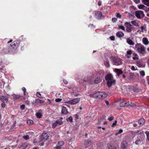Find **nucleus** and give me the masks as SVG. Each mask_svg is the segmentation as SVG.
<instances>
[{
	"label": "nucleus",
	"instance_id": "f257e3e1",
	"mask_svg": "<svg viewBox=\"0 0 149 149\" xmlns=\"http://www.w3.org/2000/svg\"><path fill=\"white\" fill-rule=\"evenodd\" d=\"M136 51L139 53L141 56H144L146 54L145 47L141 44L137 43L135 47Z\"/></svg>",
	"mask_w": 149,
	"mask_h": 149
},
{
	"label": "nucleus",
	"instance_id": "f03ea898",
	"mask_svg": "<svg viewBox=\"0 0 149 149\" xmlns=\"http://www.w3.org/2000/svg\"><path fill=\"white\" fill-rule=\"evenodd\" d=\"M108 94L103 92H97L94 93L92 95L93 97L96 98L100 99L106 97Z\"/></svg>",
	"mask_w": 149,
	"mask_h": 149
},
{
	"label": "nucleus",
	"instance_id": "7ed1b4c3",
	"mask_svg": "<svg viewBox=\"0 0 149 149\" xmlns=\"http://www.w3.org/2000/svg\"><path fill=\"white\" fill-rule=\"evenodd\" d=\"M105 79L107 81V84L109 87H111L112 84L115 83L116 80L113 79V76L111 74L107 75L105 77Z\"/></svg>",
	"mask_w": 149,
	"mask_h": 149
},
{
	"label": "nucleus",
	"instance_id": "20e7f679",
	"mask_svg": "<svg viewBox=\"0 0 149 149\" xmlns=\"http://www.w3.org/2000/svg\"><path fill=\"white\" fill-rule=\"evenodd\" d=\"M111 60L113 63L116 65H119L122 63V60L120 58L116 57H112Z\"/></svg>",
	"mask_w": 149,
	"mask_h": 149
},
{
	"label": "nucleus",
	"instance_id": "39448f33",
	"mask_svg": "<svg viewBox=\"0 0 149 149\" xmlns=\"http://www.w3.org/2000/svg\"><path fill=\"white\" fill-rule=\"evenodd\" d=\"M135 104L132 102H122L120 104V107H127L129 106H134Z\"/></svg>",
	"mask_w": 149,
	"mask_h": 149
},
{
	"label": "nucleus",
	"instance_id": "423d86ee",
	"mask_svg": "<svg viewBox=\"0 0 149 149\" xmlns=\"http://www.w3.org/2000/svg\"><path fill=\"white\" fill-rule=\"evenodd\" d=\"M136 16L139 19L143 18L145 16V15L143 11L141 10H138L135 13Z\"/></svg>",
	"mask_w": 149,
	"mask_h": 149
},
{
	"label": "nucleus",
	"instance_id": "0eeeda50",
	"mask_svg": "<svg viewBox=\"0 0 149 149\" xmlns=\"http://www.w3.org/2000/svg\"><path fill=\"white\" fill-rule=\"evenodd\" d=\"M125 24L126 27V30L128 32H130L132 31L133 29L132 25L130 22H125Z\"/></svg>",
	"mask_w": 149,
	"mask_h": 149
},
{
	"label": "nucleus",
	"instance_id": "6e6552de",
	"mask_svg": "<svg viewBox=\"0 0 149 149\" xmlns=\"http://www.w3.org/2000/svg\"><path fill=\"white\" fill-rule=\"evenodd\" d=\"M80 100V99L79 98H76L68 101V102L69 104L72 105H74L78 103Z\"/></svg>",
	"mask_w": 149,
	"mask_h": 149
},
{
	"label": "nucleus",
	"instance_id": "1a4fd4ad",
	"mask_svg": "<svg viewBox=\"0 0 149 149\" xmlns=\"http://www.w3.org/2000/svg\"><path fill=\"white\" fill-rule=\"evenodd\" d=\"M19 45V41L18 40L15 41L12 43L11 47L13 49H15Z\"/></svg>",
	"mask_w": 149,
	"mask_h": 149
},
{
	"label": "nucleus",
	"instance_id": "9d476101",
	"mask_svg": "<svg viewBox=\"0 0 149 149\" xmlns=\"http://www.w3.org/2000/svg\"><path fill=\"white\" fill-rule=\"evenodd\" d=\"M131 23L133 25L136 26H139L140 25V21L137 20L132 21L131 22Z\"/></svg>",
	"mask_w": 149,
	"mask_h": 149
},
{
	"label": "nucleus",
	"instance_id": "9b49d317",
	"mask_svg": "<svg viewBox=\"0 0 149 149\" xmlns=\"http://www.w3.org/2000/svg\"><path fill=\"white\" fill-rule=\"evenodd\" d=\"M102 16V15L101 12L98 11L95 13V17L97 19H100L101 18Z\"/></svg>",
	"mask_w": 149,
	"mask_h": 149
},
{
	"label": "nucleus",
	"instance_id": "f8f14e48",
	"mask_svg": "<svg viewBox=\"0 0 149 149\" xmlns=\"http://www.w3.org/2000/svg\"><path fill=\"white\" fill-rule=\"evenodd\" d=\"M49 136L47 133L43 132L42 134L41 139L42 140H47Z\"/></svg>",
	"mask_w": 149,
	"mask_h": 149
},
{
	"label": "nucleus",
	"instance_id": "ddd939ff",
	"mask_svg": "<svg viewBox=\"0 0 149 149\" xmlns=\"http://www.w3.org/2000/svg\"><path fill=\"white\" fill-rule=\"evenodd\" d=\"M113 71L116 73L118 76H119L120 74L123 73V71L119 69L115 68Z\"/></svg>",
	"mask_w": 149,
	"mask_h": 149
},
{
	"label": "nucleus",
	"instance_id": "4468645a",
	"mask_svg": "<svg viewBox=\"0 0 149 149\" xmlns=\"http://www.w3.org/2000/svg\"><path fill=\"white\" fill-rule=\"evenodd\" d=\"M64 144V142L63 141H60L58 142L57 145L56 146V149H60L62 146Z\"/></svg>",
	"mask_w": 149,
	"mask_h": 149
},
{
	"label": "nucleus",
	"instance_id": "2eb2a0df",
	"mask_svg": "<svg viewBox=\"0 0 149 149\" xmlns=\"http://www.w3.org/2000/svg\"><path fill=\"white\" fill-rule=\"evenodd\" d=\"M0 100L3 102H6L8 101V98L6 96L2 95L0 97Z\"/></svg>",
	"mask_w": 149,
	"mask_h": 149
},
{
	"label": "nucleus",
	"instance_id": "dca6fc26",
	"mask_svg": "<svg viewBox=\"0 0 149 149\" xmlns=\"http://www.w3.org/2000/svg\"><path fill=\"white\" fill-rule=\"evenodd\" d=\"M143 44L145 45H147L149 43L148 38L146 37H144L143 38L142 40Z\"/></svg>",
	"mask_w": 149,
	"mask_h": 149
},
{
	"label": "nucleus",
	"instance_id": "f3484780",
	"mask_svg": "<svg viewBox=\"0 0 149 149\" xmlns=\"http://www.w3.org/2000/svg\"><path fill=\"white\" fill-rule=\"evenodd\" d=\"M116 35L117 37L120 38L124 36V33L121 31H119L116 33Z\"/></svg>",
	"mask_w": 149,
	"mask_h": 149
},
{
	"label": "nucleus",
	"instance_id": "a211bd4d",
	"mask_svg": "<svg viewBox=\"0 0 149 149\" xmlns=\"http://www.w3.org/2000/svg\"><path fill=\"white\" fill-rule=\"evenodd\" d=\"M102 77L101 75V77L100 76L97 77L95 79L94 81L96 83H98L100 82L101 81Z\"/></svg>",
	"mask_w": 149,
	"mask_h": 149
},
{
	"label": "nucleus",
	"instance_id": "6ab92c4d",
	"mask_svg": "<svg viewBox=\"0 0 149 149\" xmlns=\"http://www.w3.org/2000/svg\"><path fill=\"white\" fill-rule=\"evenodd\" d=\"M127 142L126 141H123L121 145V148H127Z\"/></svg>",
	"mask_w": 149,
	"mask_h": 149
},
{
	"label": "nucleus",
	"instance_id": "aec40b11",
	"mask_svg": "<svg viewBox=\"0 0 149 149\" xmlns=\"http://www.w3.org/2000/svg\"><path fill=\"white\" fill-rule=\"evenodd\" d=\"M126 42L127 43L130 45H134V42L129 38H127Z\"/></svg>",
	"mask_w": 149,
	"mask_h": 149
},
{
	"label": "nucleus",
	"instance_id": "412c9836",
	"mask_svg": "<svg viewBox=\"0 0 149 149\" xmlns=\"http://www.w3.org/2000/svg\"><path fill=\"white\" fill-rule=\"evenodd\" d=\"M61 113L63 114H67L68 113L67 108L65 107H63L61 110Z\"/></svg>",
	"mask_w": 149,
	"mask_h": 149
},
{
	"label": "nucleus",
	"instance_id": "4be33fe9",
	"mask_svg": "<svg viewBox=\"0 0 149 149\" xmlns=\"http://www.w3.org/2000/svg\"><path fill=\"white\" fill-rule=\"evenodd\" d=\"M144 119L143 118H141L138 121V123H139V125L140 126H142L144 124Z\"/></svg>",
	"mask_w": 149,
	"mask_h": 149
},
{
	"label": "nucleus",
	"instance_id": "5701e85b",
	"mask_svg": "<svg viewBox=\"0 0 149 149\" xmlns=\"http://www.w3.org/2000/svg\"><path fill=\"white\" fill-rule=\"evenodd\" d=\"M140 28L141 29V32H142L146 31H147L146 27V25L141 26Z\"/></svg>",
	"mask_w": 149,
	"mask_h": 149
},
{
	"label": "nucleus",
	"instance_id": "b1692460",
	"mask_svg": "<svg viewBox=\"0 0 149 149\" xmlns=\"http://www.w3.org/2000/svg\"><path fill=\"white\" fill-rule=\"evenodd\" d=\"M44 102V101L42 100H40L38 99H36L35 100V103L37 104L43 103Z\"/></svg>",
	"mask_w": 149,
	"mask_h": 149
},
{
	"label": "nucleus",
	"instance_id": "393cba45",
	"mask_svg": "<svg viewBox=\"0 0 149 149\" xmlns=\"http://www.w3.org/2000/svg\"><path fill=\"white\" fill-rule=\"evenodd\" d=\"M142 1L144 4L149 7V0H142Z\"/></svg>",
	"mask_w": 149,
	"mask_h": 149
},
{
	"label": "nucleus",
	"instance_id": "a878e982",
	"mask_svg": "<svg viewBox=\"0 0 149 149\" xmlns=\"http://www.w3.org/2000/svg\"><path fill=\"white\" fill-rule=\"evenodd\" d=\"M91 80L90 77L89 76H87L84 78L83 80L85 81L90 83Z\"/></svg>",
	"mask_w": 149,
	"mask_h": 149
},
{
	"label": "nucleus",
	"instance_id": "bb28decb",
	"mask_svg": "<svg viewBox=\"0 0 149 149\" xmlns=\"http://www.w3.org/2000/svg\"><path fill=\"white\" fill-rule=\"evenodd\" d=\"M105 66L107 68H109L110 67V65L109 61L107 59H106L104 63Z\"/></svg>",
	"mask_w": 149,
	"mask_h": 149
},
{
	"label": "nucleus",
	"instance_id": "cd10ccee",
	"mask_svg": "<svg viewBox=\"0 0 149 149\" xmlns=\"http://www.w3.org/2000/svg\"><path fill=\"white\" fill-rule=\"evenodd\" d=\"M60 119H59V120H58L56 121L57 123V124L58 125H61V124H62L63 123V121H62L61 120V119H63V118L62 117H61L60 118Z\"/></svg>",
	"mask_w": 149,
	"mask_h": 149
},
{
	"label": "nucleus",
	"instance_id": "c85d7f7f",
	"mask_svg": "<svg viewBox=\"0 0 149 149\" xmlns=\"http://www.w3.org/2000/svg\"><path fill=\"white\" fill-rule=\"evenodd\" d=\"M141 138H139V139L137 140L135 142V143L136 145H139L141 143L142 140H141Z\"/></svg>",
	"mask_w": 149,
	"mask_h": 149
},
{
	"label": "nucleus",
	"instance_id": "c756f323",
	"mask_svg": "<svg viewBox=\"0 0 149 149\" xmlns=\"http://www.w3.org/2000/svg\"><path fill=\"white\" fill-rule=\"evenodd\" d=\"M138 135H139V138H141V137H143L144 136V134L143 132H140L139 131H138Z\"/></svg>",
	"mask_w": 149,
	"mask_h": 149
},
{
	"label": "nucleus",
	"instance_id": "7c9ffc66",
	"mask_svg": "<svg viewBox=\"0 0 149 149\" xmlns=\"http://www.w3.org/2000/svg\"><path fill=\"white\" fill-rule=\"evenodd\" d=\"M132 51L131 50H130L127 52V54L128 55H130L127 56V58H129L130 57V55H131L132 54Z\"/></svg>",
	"mask_w": 149,
	"mask_h": 149
},
{
	"label": "nucleus",
	"instance_id": "2f4dec72",
	"mask_svg": "<svg viewBox=\"0 0 149 149\" xmlns=\"http://www.w3.org/2000/svg\"><path fill=\"white\" fill-rule=\"evenodd\" d=\"M138 7L139 9H143L146 8V6L140 4L138 5Z\"/></svg>",
	"mask_w": 149,
	"mask_h": 149
},
{
	"label": "nucleus",
	"instance_id": "473e14b6",
	"mask_svg": "<svg viewBox=\"0 0 149 149\" xmlns=\"http://www.w3.org/2000/svg\"><path fill=\"white\" fill-rule=\"evenodd\" d=\"M108 149H116V147L114 146H112L110 145H108L107 146Z\"/></svg>",
	"mask_w": 149,
	"mask_h": 149
},
{
	"label": "nucleus",
	"instance_id": "72a5a7b5",
	"mask_svg": "<svg viewBox=\"0 0 149 149\" xmlns=\"http://www.w3.org/2000/svg\"><path fill=\"white\" fill-rule=\"evenodd\" d=\"M13 97H14V99H19L20 98V96L19 95H17L16 94H14L13 95Z\"/></svg>",
	"mask_w": 149,
	"mask_h": 149
},
{
	"label": "nucleus",
	"instance_id": "f704fd0d",
	"mask_svg": "<svg viewBox=\"0 0 149 149\" xmlns=\"http://www.w3.org/2000/svg\"><path fill=\"white\" fill-rule=\"evenodd\" d=\"M27 123L29 125H31L33 124V121L31 119L28 120L27 121Z\"/></svg>",
	"mask_w": 149,
	"mask_h": 149
},
{
	"label": "nucleus",
	"instance_id": "c9c22d12",
	"mask_svg": "<svg viewBox=\"0 0 149 149\" xmlns=\"http://www.w3.org/2000/svg\"><path fill=\"white\" fill-rule=\"evenodd\" d=\"M22 146L23 149H25L27 147V145L26 143H24L22 144Z\"/></svg>",
	"mask_w": 149,
	"mask_h": 149
},
{
	"label": "nucleus",
	"instance_id": "e433bc0d",
	"mask_svg": "<svg viewBox=\"0 0 149 149\" xmlns=\"http://www.w3.org/2000/svg\"><path fill=\"white\" fill-rule=\"evenodd\" d=\"M36 115L37 118H40L42 117V114L39 113H36Z\"/></svg>",
	"mask_w": 149,
	"mask_h": 149
},
{
	"label": "nucleus",
	"instance_id": "4c0bfd02",
	"mask_svg": "<svg viewBox=\"0 0 149 149\" xmlns=\"http://www.w3.org/2000/svg\"><path fill=\"white\" fill-rule=\"evenodd\" d=\"M57 123L56 122V121L53 123L52 125V127L53 128H54L57 126Z\"/></svg>",
	"mask_w": 149,
	"mask_h": 149
},
{
	"label": "nucleus",
	"instance_id": "58836bf2",
	"mask_svg": "<svg viewBox=\"0 0 149 149\" xmlns=\"http://www.w3.org/2000/svg\"><path fill=\"white\" fill-rule=\"evenodd\" d=\"M67 120L68 121H69L71 122L72 121V117L70 116L67 119Z\"/></svg>",
	"mask_w": 149,
	"mask_h": 149
},
{
	"label": "nucleus",
	"instance_id": "ea45409f",
	"mask_svg": "<svg viewBox=\"0 0 149 149\" xmlns=\"http://www.w3.org/2000/svg\"><path fill=\"white\" fill-rule=\"evenodd\" d=\"M118 28L119 29H121L123 30L124 31H125V27L122 25L119 26Z\"/></svg>",
	"mask_w": 149,
	"mask_h": 149
},
{
	"label": "nucleus",
	"instance_id": "a19ab883",
	"mask_svg": "<svg viewBox=\"0 0 149 149\" xmlns=\"http://www.w3.org/2000/svg\"><path fill=\"white\" fill-rule=\"evenodd\" d=\"M36 95L38 97H39L40 98H42L44 97L41 96V94H40L38 92H37L36 93Z\"/></svg>",
	"mask_w": 149,
	"mask_h": 149
},
{
	"label": "nucleus",
	"instance_id": "79ce46f5",
	"mask_svg": "<svg viewBox=\"0 0 149 149\" xmlns=\"http://www.w3.org/2000/svg\"><path fill=\"white\" fill-rule=\"evenodd\" d=\"M121 15L119 13H117L116 14V17L117 18H121Z\"/></svg>",
	"mask_w": 149,
	"mask_h": 149
},
{
	"label": "nucleus",
	"instance_id": "37998d69",
	"mask_svg": "<svg viewBox=\"0 0 149 149\" xmlns=\"http://www.w3.org/2000/svg\"><path fill=\"white\" fill-rule=\"evenodd\" d=\"M145 134H146L147 138L149 141V132L147 131L145 132Z\"/></svg>",
	"mask_w": 149,
	"mask_h": 149
},
{
	"label": "nucleus",
	"instance_id": "c03bdc74",
	"mask_svg": "<svg viewBox=\"0 0 149 149\" xmlns=\"http://www.w3.org/2000/svg\"><path fill=\"white\" fill-rule=\"evenodd\" d=\"M137 67L136 66L134 67V66H132L131 68V69L134 71L137 70Z\"/></svg>",
	"mask_w": 149,
	"mask_h": 149
},
{
	"label": "nucleus",
	"instance_id": "a18cd8bd",
	"mask_svg": "<svg viewBox=\"0 0 149 149\" xmlns=\"http://www.w3.org/2000/svg\"><path fill=\"white\" fill-rule=\"evenodd\" d=\"M140 75L142 76H143L145 75V73L144 71H141L140 72Z\"/></svg>",
	"mask_w": 149,
	"mask_h": 149
},
{
	"label": "nucleus",
	"instance_id": "49530a36",
	"mask_svg": "<svg viewBox=\"0 0 149 149\" xmlns=\"http://www.w3.org/2000/svg\"><path fill=\"white\" fill-rule=\"evenodd\" d=\"M25 108V106L24 104H22L20 106V108L22 110H23Z\"/></svg>",
	"mask_w": 149,
	"mask_h": 149
},
{
	"label": "nucleus",
	"instance_id": "de8ad7c7",
	"mask_svg": "<svg viewBox=\"0 0 149 149\" xmlns=\"http://www.w3.org/2000/svg\"><path fill=\"white\" fill-rule=\"evenodd\" d=\"M62 100V99L60 98H56L55 100V101L56 102H58L61 101Z\"/></svg>",
	"mask_w": 149,
	"mask_h": 149
},
{
	"label": "nucleus",
	"instance_id": "09e8293b",
	"mask_svg": "<svg viewBox=\"0 0 149 149\" xmlns=\"http://www.w3.org/2000/svg\"><path fill=\"white\" fill-rule=\"evenodd\" d=\"M123 132V130L122 129H120L119 130L118 132L116 134V135H117L118 134H120Z\"/></svg>",
	"mask_w": 149,
	"mask_h": 149
},
{
	"label": "nucleus",
	"instance_id": "8fccbe9b",
	"mask_svg": "<svg viewBox=\"0 0 149 149\" xmlns=\"http://www.w3.org/2000/svg\"><path fill=\"white\" fill-rule=\"evenodd\" d=\"M22 90L24 92V95H25V92H26V88L24 87H23L22 88Z\"/></svg>",
	"mask_w": 149,
	"mask_h": 149
},
{
	"label": "nucleus",
	"instance_id": "3c124183",
	"mask_svg": "<svg viewBox=\"0 0 149 149\" xmlns=\"http://www.w3.org/2000/svg\"><path fill=\"white\" fill-rule=\"evenodd\" d=\"M85 144H89L90 143H91V141L90 140H87L85 141Z\"/></svg>",
	"mask_w": 149,
	"mask_h": 149
},
{
	"label": "nucleus",
	"instance_id": "603ef678",
	"mask_svg": "<svg viewBox=\"0 0 149 149\" xmlns=\"http://www.w3.org/2000/svg\"><path fill=\"white\" fill-rule=\"evenodd\" d=\"M23 137L25 140H27L29 139V136L28 135L24 136Z\"/></svg>",
	"mask_w": 149,
	"mask_h": 149
},
{
	"label": "nucleus",
	"instance_id": "864d4df0",
	"mask_svg": "<svg viewBox=\"0 0 149 149\" xmlns=\"http://www.w3.org/2000/svg\"><path fill=\"white\" fill-rule=\"evenodd\" d=\"M117 21V19L116 18H112V21L113 22H115Z\"/></svg>",
	"mask_w": 149,
	"mask_h": 149
},
{
	"label": "nucleus",
	"instance_id": "5fc2aeb1",
	"mask_svg": "<svg viewBox=\"0 0 149 149\" xmlns=\"http://www.w3.org/2000/svg\"><path fill=\"white\" fill-rule=\"evenodd\" d=\"M117 123V121L116 120H115V122L112 124V126L113 127L115 125H116Z\"/></svg>",
	"mask_w": 149,
	"mask_h": 149
},
{
	"label": "nucleus",
	"instance_id": "6e6d98bb",
	"mask_svg": "<svg viewBox=\"0 0 149 149\" xmlns=\"http://www.w3.org/2000/svg\"><path fill=\"white\" fill-rule=\"evenodd\" d=\"M110 38L111 40H115V37L113 36H110Z\"/></svg>",
	"mask_w": 149,
	"mask_h": 149
},
{
	"label": "nucleus",
	"instance_id": "4d7b16f0",
	"mask_svg": "<svg viewBox=\"0 0 149 149\" xmlns=\"http://www.w3.org/2000/svg\"><path fill=\"white\" fill-rule=\"evenodd\" d=\"M5 102H3L1 104V106L2 107H5L6 104L5 103Z\"/></svg>",
	"mask_w": 149,
	"mask_h": 149
},
{
	"label": "nucleus",
	"instance_id": "13d9d810",
	"mask_svg": "<svg viewBox=\"0 0 149 149\" xmlns=\"http://www.w3.org/2000/svg\"><path fill=\"white\" fill-rule=\"evenodd\" d=\"M146 11H149V8H147L146 6V8L143 9Z\"/></svg>",
	"mask_w": 149,
	"mask_h": 149
},
{
	"label": "nucleus",
	"instance_id": "bf43d9fd",
	"mask_svg": "<svg viewBox=\"0 0 149 149\" xmlns=\"http://www.w3.org/2000/svg\"><path fill=\"white\" fill-rule=\"evenodd\" d=\"M133 1L135 3L137 4L139 3L140 2V0H133Z\"/></svg>",
	"mask_w": 149,
	"mask_h": 149
},
{
	"label": "nucleus",
	"instance_id": "052dcab7",
	"mask_svg": "<svg viewBox=\"0 0 149 149\" xmlns=\"http://www.w3.org/2000/svg\"><path fill=\"white\" fill-rule=\"evenodd\" d=\"M113 116H111L108 119L109 120V121H111L112 120H113Z\"/></svg>",
	"mask_w": 149,
	"mask_h": 149
},
{
	"label": "nucleus",
	"instance_id": "680f3d73",
	"mask_svg": "<svg viewBox=\"0 0 149 149\" xmlns=\"http://www.w3.org/2000/svg\"><path fill=\"white\" fill-rule=\"evenodd\" d=\"M132 58H133V59L134 60L138 59H139V58L136 56L133 57Z\"/></svg>",
	"mask_w": 149,
	"mask_h": 149
},
{
	"label": "nucleus",
	"instance_id": "e2e57ef3",
	"mask_svg": "<svg viewBox=\"0 0 149 149\" xmlns=\"http://www.w3.org/2000/svg\"><path fill=\"white\" fill-rule=\"evenodd\" d=\"M105 103L107 104V105L108 106L109 105V104L108 101L106 100L105 101Z\"/></svg>",
	"mask_w": 149,
	"mask_h": 149
},
{
	"label": "nucleus",
	"instance_id": "0e129e2a",
	"mask_svg": "<svg viewBox=\"0 0 149 149\" xmlns=\"http://www.w3.org/2000/svg\"><path fill=\"white\" fill-rule=\"evenodd\" d=\"M63 82L65 84H67L68 83V81L64 79L63 80Z\"/></svg>",
	"mask_w": 149,
	"mask_h": 149
},
{
	"label": "nucleus",
	"instance_id": "69168bd1",
	"mask_svg": "<svg viewBox=\"0 0 149 149\" xmlns=\"http://www.w3.org/2000/svg\"><path fill=\"white\" fill-rule=\"evenodd\" d=\"M128 15L130 17H132V15L130 13H129L128 14Z\"/></svg>",
	"mask_w": 149,
	"mask_h": 149
},
{
	"label": "nucleus",
	"instance_id": "338daca9",
	"mask_svg": "<svg viewBox=\"0 0 149 149\" xmlns=\"http://www.w3.org/2000/svg\"><path fill=\"white\" fill-rule=\"evenodd\" d=\"M98 4L99 6H100L101 5V2L100 1H99L98 2Z\"/></svg>",
	"mask_w": 149,
	"mask_h": 149
},
{
	"label": "nucleus",
	"instance_id": "774afa93",
	"mask_svg": "<svg viewBox=\"0 0 149 149\" xmlns=\"http://www.w3.org/2000/svg\"><path fill=\"white\" fill-rule=\"evenodd\" d=\"M147 81L148 83V84H149V77H147Z\"/></svg>",
	"mask_w": 149,
	"mask_h": 149
}]
</instances>
